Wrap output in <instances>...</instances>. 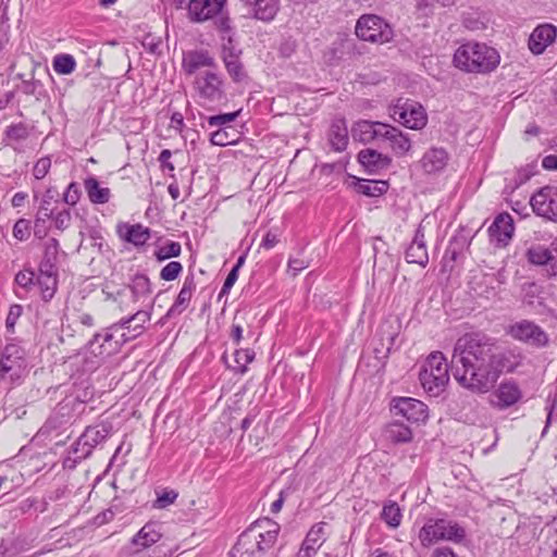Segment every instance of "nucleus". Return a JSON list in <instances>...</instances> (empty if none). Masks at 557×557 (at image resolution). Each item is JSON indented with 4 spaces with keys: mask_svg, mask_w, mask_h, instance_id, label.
I'll return each mask as SVG.
<instances>
[{
    "mask_svg": "<svg viewBox=\"0 0 557 557\" xmlns=\"http://www.w3.org/2000/svg\"><path fill=\"white\" fill-rule=\"evenodd\" d=\"M150 315L147 311H137L131 318L121 320L123 323V331L126 330V341H131L139 336L144 331V324L149 321Z\"/></svg>",
    "mask_w": 557,
    "mask_h": 557,
    "instance_id": "cd10ccee",
    "label": "nucleus"
},
{
    "mask_svg": "<svg viewBox=\"0 0 557 557\" xmlns=\"http://www.w3.org/2000/svg\"><path fill=\"white\" fill-rule=\"evenodd\" d=\"M513 230V221L510 214L500 213L488 227V234L492 240L505 246L511 238Z\"/></svg>",
    "mask_w": 557,
    "mask_h": 557,
    "instance_id": "6ab92c4d",
    "label": "nucleus"
},
{
    "mask_svg": "<svg viewBox=\"0 0 557 557\" xmlns=\"http://www.w3.org/2000/svg\"><path fill=\"white\" fill-rule=\"evenodd\" d=\"M389 116L410 129H422L428 123V115L424 108L409 99H398L389 108Z\"/></svg>",
    "mask_w": 557,
    "mask_h": 557,
    "instance_id": "0eeeda50",
    "label": "nucleus"
},
{
    "mask_svg": "<svg viewBox=\"0 0 557 557\" xmlns=\"http://www.w3.org/2000/svg\"><path fill=\"white\" fill-rule=\"evenodd\" d=\"M387 184L385 182L379 181H368L362 180L357 184V191L364 196L369 197H377L387 191Z\"/></svg>",
    "mask_w": 557,
    "mask_h": 557,
    "instance_id": "f704fd0d",
    "label": "nucleus"
},
{
    "mask_svg": "<svg viewBox=\"0 0 557 557\" xmlns=\"http://www.w3.org/2000/svg\"><path fill=\"white\" fill-rule=\"evenodd\" d=\"M557 36V28L553 24L544 23L536 26L529 37V49L534 54L543 53Z\"/></svg>",
    "mask_w": 557,
    "mask_h": 557,
    "instance_id": "2eb2a0df",
    "label": "nucleus"
},
{
    "mask_svg": "<svg viewBox=\"0 0 557 557\" xmlns=\"http://www.w3.org/2000/svg\"><path fill=\"white\" fill-rule=\"evenodd\" d=\"M394 126L382 122H375V128L373 134V140H388L391 134H393Z\"/></svg>",
    "mask_w": 557,
    "mask_h": 557,
    "instance_id": "6e6d98bb",
    "label": "nucleus"
},
{
    "mask_svg": "<svg viewBox=\"0 0 557 557\" xmlns=\"http://www.w3.org/2000/svg\"><path fill=\"white\" fill-rule=\"evenodd\" d=\"M375 128V122L371 121H358L351 128V135L355 140L363 144L373 141V134Z\"/></svg>",
    "mask_w": 557,
    "mask_h": 557,
    "instance_id": "473e14b6",
    "label": "nucleus"
},
{
    "mask_svg": "<svg viewBox=\"0 0 557 557\" xmlns=\"http://www.w3.org/2000/svg\"><path fill=\"white\" fill-rule=\"evenodd\" d=\"M52 66L55 73L60 75H69L75 71L76 61L73 55L61 53L53 58Z\"/></svg>",
    "mask_w": 557,
    "mask_h": 557,
    "instance_id": "e433bc0d",
    "label": "nucleus"
},
{
    "mask_svg": "<svg viewBox=\"0 0 557 557\" xmlns=\"http://www.w3.org/2000/svg\"><path fill=\"white\" fill-rule=\"evenodd\" d=\"M162 536L161 525L156 522L146 523L133 537V544L147 548L156 544Z\"/></svg>",
    "mask_w": 557,
    "mask_h": 557,
    "instance_id": "393cba45",
    "label": "nucleus"
},
{
    "mask_svg": "<svg viewBox=\"0 0 557 557\" xmlns=\"http://www.w3.org/2000/svg\"><path fill=\"white\" fill-rule=\"evenodd\" d=\"M391 410L395 416H401L409 422H424L428 419V407L416 398L398 397L391 403Z\"/></svg>",
    "mask_w": 557,
    "mask_h": 557,
    "instance_id": "f8f14e48",
    "label": "nucleus"
},
{
    "mask_svg": "<svg viewBox=\"0 0 557 557\" xmlns=\"http://www.w3.org/2000/svg\"><path fill=\"white\" fill-rule=\"evenodd\" d=\"M177 497L178 493L174 490H162L161 492H157V499L153 502L152 507L156 509H164L172 505Z\"/></svg>",
    "mask_w": 557,
    "mask_h": 557,
    "instance_id": "c03bdc74",
    "label": "nucleus"
},
{
    "mask_svg": "<svg viewBox=\"0 0 557 557\" xmlns=\"http://www.w3.org/2000/svg\"><path fill=\"white\" fill-rule=\"evenodd\" d=\"M183 271V265L178 261H171L160 271V278L163 281H174Z\"/></svg>",
    "mask_w": 557,
    "mask_h": 557,
    "instance_id": "a18cd8bd",
    "label": "nucleus"
},
{
    "mask_svg": "<svg viewBox=\"0 0 557 557\" xmlns=\"http://www.w3.org/2000/svg\"><path fill=\"white\" fill-rule=\"evenodd\" d=\"M59 243L55 238H50L46 245L45 257L46 261L40 265L52 268V262L57 259Z\"/></svg>",
    "mask_w": 557,
    "mask_h": 557,
    "instance_id": "8fccbe9b",
    "label": "nucleus"
},
{
    "mask_svg": "<svg viewBox=\"0 0 557 557\" xmlns=\"http://www.w3.org/2000/svg\"><path fill=\"white\" fill-rule=\"evenodd\" d=\"M530 203L537 215L557 222V187L541 188L532 196Z\"/></svg>",
    "mask_w": 557,
    "mask_h": 557,
    "instance_id": "9b49d317",
    "label": "nucleus"
},
{
    "mask_svg": "<svg viewBox=\"0 0 557 557\" xmlns=\"http://www.w3.org/2000/svg\"><path fill=\"white\" fill-rule=\"evenodd\" d=\"M500 63L498 51L483 42L462 44L454 54V64L467 73L488 74Z\"/></svg>",
    "mask_w": 557,
    "mask_h": 557,
    "instance_id": "7ed1b4c3",
    "label": "nucleus"
},
{
    "mask_svg": "<svg viewBox=\"0 0 557 557\" xmlns=\"http://www.w3.org/2000/svg\"><path fill=\"white\" fill-rule=\"evenodd\" d=\"M528 261L535 265H548L547 270H552L554 258L553 243L549 247L536 244L528 248L525 252Z\"/></svg>",
    "mask_w": 557,
    "mask_h": 557,
    "instance_id": "a878e982",
    "label": "nucleus"
},
{
    "mask_svg": "<svg viewBox=\"0 0 557 557\" xmlns=\"http://www.w3.org/2000/svg\"><path fill=\"white\" fill-rule=\"evenodd\" d=\"M237 278H238L237 269H232L224 281V284L221 289V294H227L231 290V288L234 286Z\"/></svg>",
    "mask_w": 557,
    "mask_h": 557,
    "instance_id": "680f3d73",
    "label": "nucleus"
},
{
    "mask_svg": "<svg viewBox=\"0 0 557 557\" xmlns=\"http://www.w3.org/2000/svg\"><path fill=\"white\" fill-rule=\"evenodd\" d=\"M34 272L32 271H21L15 275V282L21 287L27 288L34 282Z\"/></svg>",
    "mask_w": 557,
    "mask_h": 557,
    "instance_id": "052dcab7",
    "label": "nucleus"
},
{
    "mask_svg": "<svg viewBox=\"0 0 557 557\" xmlns=\"http://www.w3.org/2000/svg\"><path fill=\"white\" fill-rule=\"evenodd\" d=\"M547 548L550 553V557H557V530H555L547 540Z\"/></svg>",
    "mask_w": 557,
    "mask_h": 557,
    "instance_id": "69168bd1",
    "label": "nucleus"
},
{
    "mask_svg": "<svg viewBox=\"0 0 557 557\" xmlns=\"http://www.w3.org/2000/svg\"><path fill=\"white\" fill-rule=\"evenodd\" d=\"M79 198H81L79 186L73 182L67 186V188L63 195V201L66 205L75 206L79 201Z\"/></svg>",
    "mask_w": 557,
    "mask_h": 557,
    "instance_id": "864d4df0",
    "label": "nucleus"
},
{
    "mask_svg": "<svg viewBox=\"0 0 557 557\" xmlns=\"http://www.w3.org/2000/svg\"><path fill=\"white\" fill-rule=\"evenodd\" d=\"M326 527V523L320 522L314 524L309 532L307 533V536L302 543L305 546H312L315 550L320 548L322 543L324 542V529Z\"/></svg>",
    "mask_w": 557,
    "mask_h": 557,
    "instance_id": "58836bf2",
    "label": "nucleus"
},
{
    "mask_svg": "<svg viewBox=\"0 0 557 557\" xmlns=\"http://www.w3.org/2000/svg\"><path fill=\"white\" fill-rule=\"evenodd\" d=\"M401 510L397 503L388 502L387 504L384 505L381 512V518L388 527L394 529L399 527L401 522Z\"/></svg>",
    "mask_w": 557,
    "mask_h": 557,
    "instance_id": "c9c22d12",
    "label": "nucleus"
},
{
    "mask_svg": "<svg viewBox=\"0 0 557 557\" xmlns=\"http://www.w3.org/2000/svg\"><path fill=\"white\" fill-rule=\"evenodd\" d=\"M22 313L23 307L21 305L15 304L10 307L5 319V327L10 333H14L16 321L20 319Z\"/></svg>",
    "mask_w": 557,
    "mask_h": 557,
    "instance_id": "09e8293b",
    "label": "nucleus"
},
{
    "mask_svg": "<svg viewBox=\"0 0 557 557\" xmlns=\"http://www.w3.org/2000/svg\"><path fill=\"white\" fill-rule=\"evenodd\" d=\"M51 166V160L49 157L40 158L33 169V174L35 178L42 180L47 173L49 172Z\"/></svg>",
    "mask_w": 557,
    "mask_h": 557,
    "instance_id": "5fc2aeb1",
    "label": "nucleus"
},
{
    "mask_svg": "<svg viewBox=\"0 0 557 557\" xmlns=\"http://www.w3.org/2000/svg\"><path fill=\"white\" fill-rule=\"evenodd\" d=\"M467 386L476 393H488V403L498 409H505L515 405L522 396L517 385H497L493 391H490L488 385Z\"/></svg>",
    "mask_w": 557,
    "mask_h": 557,
    "instance_id": "9d476101",
    "label": "nucleus"
},
{
    "mask_svg": "<svg viewBox=\"0 0 557 557\" xmlns=\"http://www.w3.org/2000/svg\"><path fill=\"white\" fill-rule=\"evenodd\" d=\"M29 234V222L27 220L21 219L14 224L13 236L16 239L25 240L28 238Z\"/></svg>",
    "mask_w": 557,
    "mask_h": 557,
    "instance_id": "4d7b16f0",
    "label": "nucleus"
},
{
    "mask_svg": "<svg viewBox=\"0 0 557 557\" xmlns=\"http://www.w3.org/2000/svg\"><path fill=\"white\" fill-rule=\"evenodd\" d=\"M213 66H215L214 59L205 50L189 51L183 58V69L189 75L196 73L199 69H211Z\"/></svg>",
    "mask_w": 557,
    "mask_h": 557,
    "instance_id": "4be33fe9",
    "label": "nucleus"
},
{
    "mask_svg": "<svg viewBox=\"0 0 557 557\" xmlns=\"http://www.w3.org/2000/svg\"><path fill=\"white\" fill-rule=\"evenodd\" d=\"M37 284L41 290L44 300H50L57 289V278L52 273V268L40 265V273L37 277Z\"/></svg>",
    "mask_w": 557,
    "mask_h": 557,
    "instance_id": "c756f323",
    "label": "nucleus"
},
{
    "mask_svg": "<svg viewBox=\"0 0 557 557\" xmlns=\"http://www.w3.org/2000/svg\"><path fill=\"white\" fill-rule=\"evenodd\" d=\"M111 429V425L107 423L88 426L77 441V446H82L83 455L88 456L95 446L110 435Z\"/></svg>",
    "mask_w": 557,
    "mask_h": 557,
    "instance_id": "dca6fc26",
    "label": "nucleus"
},
{
    "mask_svg": "<svg viewBox=\"0 0 557 557\" xmlns=\"http://www.w3.org/2000/svg\"><path fill=\"white\" fill-rule=\"evenodd\" d=\"M359 163L369 173H377L389 166L392 159L374 149H363L358 153Z\"/></svg>",
    "mask_w": 557,
    "mask_h": 557,
    "instance_id": "412c9836",
    "label": "nucleus"
},
{
    "mask_svg": "<svg viewBox=\"0 0 557 557\" xmlns=\"http://www.w3.org/2000/svg\"><path fill=\"white\" fill-rule=\"evenodd\" d=\"M7 137L20 141L28 137V129L23 123L11 125L5 131Z\"/></svg>",
    "mask_w": 557,
    "mask_h": 557,
    "instance_id": "de8ad7c7",
    "label": "nucleus"
},
{
    "mask_svg": "<svg viewBox=\"0 0 557 557\" xmlns=\"http://www.w3.org/2000/svg\"><path fill=\"white\" fill-rule=\"evenodd\" d=\"M194 85L201 106L213 107L226 100L225 83L220 74L211 70L198 74Z\"/></svg>",
    "mask_w": 557,
    "mask_h": 557,
    "instance_id": "39448f33",
    "label": "nucleus"
},
{
    "mask_svg": "<svg viewBox=\"0 0 557 557\" xmlns=\"http://www.w3.org/2000/svg\"><path fill=\"white\" fill-rule=\"evenodd\" d=\"M387 141L389 143L394 153L397 156H404L411 149L410 138L396 127H394L393 134H391Z\"/></svg>",
    "mask_w": 557,
    "mask_h": 557,
    "instance_id": "2f4dec72",
    "label": "nucleus"
},
{
    "mask_svg": "<svg viewBox=\"0 0 557 557\" xmlns=\"http://www.w3.org/2000/svg\"><path fill=\"white\" fill-rule=\"evenodd\" d=\"M486 339L479 333L466 334L458 338L454 348V359L462 366V373L457 369L454 377L458 383H483L479 371L486 355Z\"/></svg>",
    "mask_w": 557,
    "mask_h": 557,
    "instance_id": "f257e3e1",
    "label": "nucleus"
},
{
    "mask_svg": "<svg viewBox=\"0 0 557 557\" xmlns=\"http://www.w3.org/2000/svg\"><path fill=\"white\" fill-rule=\"evenodd\" d=\"M182 247L177 242H169L156 250L154 256L158 261H164L166 259L178 257L181 255Z\"/></svg>",
    "mask_w": 557,
    "mask_h": 557,
    "instance_id": "a19ab883",
    "label": "nucleus"
},
{
    "mask_svg": "<svg viewBox=\"0 0 557 557\" xmlns=\"http://www.w3.org/2000/svg\"><path fill=\"white\" fill-rule=\"evenodd\" d=\"M255 358V352L250 349H238L234 352V362L233 369L238 372H245L246 367Z\"/></svg>",
    "mask_w": 557,
    "mask_h": 557,
    "instance_id": "37998d69",
    "label": "nucleus"
},
{
    "mask_svg": "<svg viewBox=\"0 0 557 557\" xmlns=\"http://www.w3.org/2000/svg\"><path fill=\"white\" fill-rule=\"evenodd\" d=\"M431 557H456V555L451 548L444 546L434 549Z\"/></svg>",
    "mask_w": 557,
    "mask_h": 557,
    "instance_id": "774afa93",
    "label": "nucleus"
},
{
    "mask_svg": "<svg viewBox=\"0 0 557 557\" xmlns=\"http://www.w3.org/2000/svg\"><path fill=\"white\" fill-rule=\"evenodd\" d=\"M406 260L409 263H416L422 268H425L429 263V253L422 224L418 226L414 237L406 250Z\"/></svg>",
    "mask_w": 557,
    "mask_h": 557,
    "instance_id": "f3484780",
    "label": "nucleus"
},
{
    "mask_svg": "<svg viewBox=\"0 0 557 557\" xmlns=\"http://www.w3.org/2000/svg\"><path fill=\"white\" fill-rule=\"evenodd\" d=\"M554 258L552 263V270H547L549 277L557 280V237L553 240Z\"/></svg>",
    "mask_w": 557,
    "mask_h": 557,
    "instance_id": "338daca9",
    "label": "nucleus"
},
{
    "mask_svg": "<svg viewBox=\"0 0 557 557\" xmlns=\"http://www.w3.org/2000/svg\"><path fill=\"white\" fill-rule=\"evenodd\" d=\"M3 360L4 364H7V369H12L13 371L15 368H20V360L23 357V350L20 346L15 344L7 345L3 352L0 355Z\"/></svg>",
    "mask_w": 557,
    "mask_h": 557,
    "instance_id": "4c0bfd02",
    "label": "nucleus"
},
{
    "mask_svg": "<svg viewBox=\"0 0 557 557\" xmlns=\"http://www.w3.org/2000/svg\"><path fill=\"white\" fill-rule=\"evenodd\" d=\"M280 525L275 521L263 518L255 521L243 532L232 548L231 557H263L277 540Z\"/></svg>",
    "mask_w": 557,
    "mask_h": 557,
    "instance_id": "f03ea898",
    "label": "nucleus"
},
{
    "mask_svg": "<svg viewBox=\"0 0 557 557\" xmlns=\"http://www.w3.org/2000/svg\"><path fill=\"white\" fill-rule=\"evenodd\" d=\"M123 326V323H114L102 332L95 334L89 342L90 352L101 359L119 352L122 345L127 342Z\"/></svg>",
    "mask_w": 557,
    "mask_h": 557,
    "instance_id": "423d86ee",
    "label": "nucleus"
},
{
    "mask_svg": "<svg viewBox=\"0 0 557 557\" xmlns=\"http://www.w3.org/2000/svg\"><path fill=\"white\" fill-rule=\"evenodd\" d=\"M53 209L47 208L46 206H39L36 219H38L41 222H47L49 219H52L53 216Z\"/></svg>",
    "mask_w": 557,
    "mask_h": 557,
    "instance_id": "e2e57ef3",
    "label": "nucleus"
},
{
    "mask_svg": "<svg viewBox=\"0 0 557 557\" xmlns=\"http://www.w3.org/2000/svg\"><path fill=\"white\" fill-rule=\"evenodd\" d=\"M116 234L120 239L136 247L144 246L150 238V230L139 223H119Z\"/></svg>",
    "mask_w": 557,
    "mask_h": 557,
    "instance_id": "a211bd4d",
    "label": "nucleus"
},
{
    "mask_svg": "<svg viewBox=\"0 0 557 557\" xmlns=\"http://www.w3.org/2000/svg\"><path fill=\"white\" fill-rule=\"evenodd\" d=\"M47 233H48L47 222H41L38 219H35V222H34L35 236H37L38 238H44V237H46Z\"/></svg>",
    "mask_w": 557,
    "mask_h": 557,
    "instance_id": "0e129e2a",
    "label": "nucleus"
},
{
    "mask_svg": "<svg viewBox=\"0 0 557 557\" xmlns=\"http://www.w3.org/2000/svg\"><path fill=\"white\" fill-rule=\"evenodd\" d=\"M135 300L147 297L151 294V283L147 275L136 274L129 285Z\"/></svg>",
    "mask_w": 557,
    "mask_h": 557,
    "instance_id": "72a5a7b5",
    "label": "nucleus"
},
{
    "mask_svg": "<svg viewBox=\"0 0 557 557\" xmlns=\"http://www.w3.org/2000/svg\"><path fill=\"white\" fill-rule=\"evenodd\" d=\"M72 220L71 211L69 209H64L53 213L52 221L55 228L60 231H64L70 226Z\"/></svg>",
    "mask_w": 557,
    "mask_h": 557,
    "instance_id": "3c124183",
    "label": "nucleus"
},
{
    "mask_svg": "<svg viewBox=\"0 0 557 557\" xmlns=\"http://www.w3.org/2000/svg\"><path fill=\"white\" fill-rule=\"evenodd\" d=\"M210 141L212 145L223 147L235 143V139L226 128H219L211 134Z\"/></svg>",
    "mask_w": 557,
    "mask_h": 557,
    "instance_id": "49530a36",
    "label": "nucleus"
},
{
    "mask_svg": "<svg viewBox=\"0 0 557 557\" xmlns=\"http://www.w3.org/2000/svg\"><path fill=\"white\" fill-rule=\"evenodd\" d=\"M509 334L518 341L536 347L546 345L548 341L546 333L540 326L527 320L511 325Z\"/></svg>",
    "mask_w": 557,
    "mask_h": 557,
    "instance_id": "ddd939ff",
    "label": "nucleus"
},
{
    "mask_svg": "<svg viewBox=\"0 0 557 557\" xmlns=\"http://www.w3.org/2000/svg\"><path fill=\"white\" fill-rule=\"evenodd\" d=\"M446 358L441 351H433L419 371L420 383H448L449 371Z\"/></svg>",
    "mask_w": 557,
    "mask_h": 557,
    "instance_id": "1a4fd4ad",
    "label": "nucleus"
},
{
    "mask_svg": "<svg viewBox=\"0 0 557 557\" xmlns=\"http://www.w3.org/2000/svg\"><path fill=\"white\" fill-rule=\"evenodd\" d=\"M226 0H190L188 16L190 21L201 23L213 18L222 12Z\"/></svg>",
    "mask_w": 557,
    "mask_h": 557,
    "instance_id": "4468645a",
    "label": "nucleus"
},
{
    "mask_svg": "<svg viewBox=\"0 0 557 557\" xmlns=\"http://www.w3.org/2000/svg\"><path fill=\"white\" fill-rule=\"evenodd\" d=\"M381 331L383 335H386L385 337L382 338V341L386 339V354H388L394 345L395 338L398 335V321L393 320L384 322L383 325L381 326Z\"/></svg>",
    "mask_w": 557,
    "mask_h": 557,
    "instance_id": "79ce46f5",
    "label": "nucleus"
},
{
    "mask_svg": "<svg viewBox=\"0 0 557 557\" xmlns=\"http://www.w3.org/2000/svg\"><path fill=\"white\" fill-rule=\"evenodd\" d=\"M356 35L364 41L384 44L392 39L393 30L380 16L366 14L360 16L357 21Z\"/></svg>",
    "mask_w": 557,
    "mask_h": 557,
    "instance_id": "6e6552de",
    "label": "nucleus"
},
{
    "mask_svg": "<svg viewBox=\"0 0 557 557\" xmlns=\"http://www.w3.org/2000/svg\"><path fill=\"white\" fill-rule=\"evenodd\" d=\"M556 404H557L556 395L555 396L548 395V397L546 399V407H545V409L547 410V418H546V423H545L544 430L542 432V436L545 435L548 426L550 425V423L554 420V412H555Z\"/></svg>",
    "mask_w": 557,
    "mask_h": 557,
    "instance_id": "13d9d810",
    "label": "nucleus"
},
{
    "mask_svg": "<svg viewBox=\"0 0 557 557\" xmlns=\"http://www.w3.org/2000/svg\"><path fill=\"white\" fill-rule=\"evenodd\" d=\"M309 267V262L300 258H292L288 261V272L296 276Z\"/></svg>",
    "mask_w": 557,
    "mask_h": 557,
    "instance_id": "bf43d9fd",
    "label": "nucleus"
},
{
    "mask_svg": "<svg viewBox=\"0 0 557 557\" xmlns=\"http://www.w3.org/2000/svg\"><path fill=\"white\" fill-rule=\"evenodd\" d=\"M84 187L90 202L96 205H103L110 200L111 190L108 187L100 186V183L96 177H87L84 181Z\"/></svg>",
    "mask_w": 557,
    "mask_h": 557,
    "instance_id": "bb28decb",
    "label": "nucleus"
},
{
    "mask_svg": "<svg viewBox=\"0 0 557 557\" xmlns=\"http://www.w3.org/2000/svg\"><path fill=\"white\" fill-rule=\"evenodd\" d=\"M224 64L228 74L233 77L235 82H240L244 78L245 74L243 72V65L236 55L232 53L225 55Z\"/></svg>",
    "mask_w": 557,
    "mask_h": 557,
    "instance_id": "ea45409f",
    "label": "nucleus"
},
{
    "mask_svg": "<svg viewBox=\"0 0 557 557\" xmlns=\"http://www.w3.org/2000/svg\"><path fill=\"white\" fill-rule=\"evenodd\" d=\"M240 111L232 112V113H224V114H218L210 116L208 119V123L210 126H223L232 123L236 120Z\"/></svg>",
    "mask_w": 557,
    "mask_h": 557,
    "instance_id": "603ef678",
    "label": "nucleus"
},
{
    "mask_svg": "<svg viewBox=\"0 0 557 557\" xmlns=\"http://www.w3.org/2000/svg\"><path fill=\"white\" fill-rule=\"evenodd\" d=\"M249 4H253V16L258 20L269 22L272 21L280 9L278 0H245Z\"/></svg>",
    "mask_w": 557,
    "mask_h": 557,
    "instance_id": "c85d7f7f",
    "label": "nucleus"
},
{
    "mask_svg": "<svg viewBox=\"0 0 557 557\" xmlns=\"http://www.w3.org/2000/svg\"><path fill=\"white\" fill-rule=\"evenodd\" d=\"M466 535L465 529L458 523L446 519H429L419 531L421 545L429 547L440 541L461 542Z\"/></svg>",
    "mask_w": 557,
    "mask_h": 557,
    "instance_id": "20e7f679",
    "label": "nucleus"
},
{
    "mask_svg": "<svg viewBox=\"0 0 557 557\" xmlns=\"http://www.w3.org/2000/svg\"><path fill=\"white\" fill-rule=\"evenodd\" d=\"M196 290V281L195 275L189 274L184 278L183 286L172 305V307L168 311V315L172 317L174 314L182 313L189 305L191 296Z\"/></svg>",
    "mask_w": 557,
    "mask_h": 557,
    "instance_id": "5701e85b",
    "label": "nucleus"
},
{
    "mask_svg": "<svg viewBox=\"0 0 557 557\" xmlns=\"http://www.w3.org/2000/svg\"><path fill=\"white\" fill-rule=\"evenodd\" d=\"M329 143L337 152H342L347 148L348 129L343 119H337L332 123L329 132Z\"/></svg>",
    "mask_w": 557,
    "mask_h": 557,
    "instance_id": "b1692460",
    "label": "nucleus"
},
{
    "mask_svg": "<svg viewBox=\"0 0 557 557\" xmlns=\"http://www.w3.org/2000/svg\"><path fill=\"white\" fill-rule=\"evenodd\" d=\"M448 153L444 148H430L421 158L420 164L428 174L443 171L448 162Z\"/></svg>",
    "mask_w": 557,
    "mask_h": 557,
    "instance_id": "aec40b11",
    "label": "nucleus"
},
{
    "mask_svg": "<svg viewBox=\"0 0 557 557\" xmlns=\"http://www.w3.org/2000/svg\"><path fill=\"white\" fill-rule=\"evenodd\" d=\"M384 433L386 438L395 444L409 443L412 440L411 429L397 421L387 424Z\"/></svg>",
    "mask_w": 557,
    "mask_h": 557,
    "instance_id": "7c9ffc66",
    "label": "nucleus"
}]
</instances>
